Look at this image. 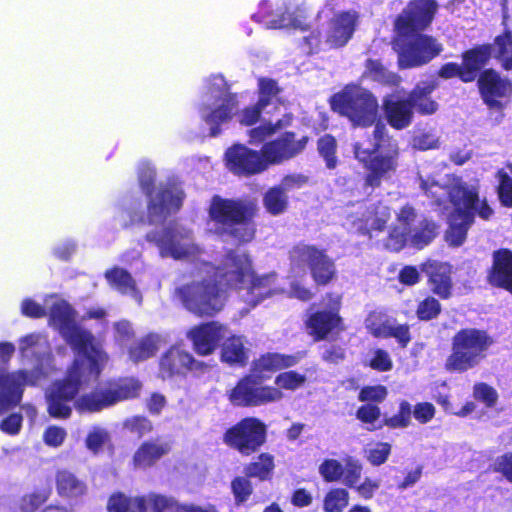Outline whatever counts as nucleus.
<instances>
[{"label": "nucleus", "instance_id": "393cba45", "mask_svg": "<svg viewBox=\"0 0 512 512\" xmlns=\"http://www.w3.org/2000/svg\"><path fill=\"white\" fill-rule=\"evenodd\" d=\"M227 335L226 327L219 322H204L188 333L195 351L204 356L211 354Z\"/></svg>", "mask_w": 512, "mask_h": 512}, {"label": "nucleus", "instance_id": "5701e85b", "mask_svg": "<svg viewBox=\"0 0 512 512\" xmlns=\"http://www.w3.org/2000/svg\"><path fill=\"white\" fill-rule=\"evenodd\" d=\"M217 105L202 103L199 113L202 121L209 126V135L216 137L221 133V126L232 120L234 110L237 108V95H228L218 101Z\"/></svg>", "mask_w": 512, "mask_h": 512}, {"label": "nucleus", "instance_id": "1a4fd4ad", "mask_svg": "<svg viewBox=\"0 0 512 512\" xmlns=\"http://www.w3.org/2000/svg\"><path fill=\"white\" fill-rule=\"evenodd\" d=\"M292 271L309 270L314 284L325 287L337 279L338 272L333 258L325 249L303 241L293 245L288 251Z\"/></svg>", "mask_w": 512, "mask_h": 512}, {"label": "nucleus", "instance_id": "2eb2a0df", "mask_svg": "<svg viewBox=\"0 0 512 512\" xmlns=\"http://www.w3.org/2000/svg\"><path fill=\"white\" fill-rule=\"evenodd\" d=\"M439 5L436 0H410L394 20V31L400 38L423 32L430 27Z\"/></svg>", "mask_w": 512, "mask_h": 512}, {"label": "nucleus", "instance_id": "a211bd4d", "mask_svg": "<svg viewBox=\"0 0 512 512\" xmlns=\"http://www.w3.org/2000/svg\"><path fill=\"white\" fill-rule=\"evenodd\" d=\"M310 142L308 135L297 137L294 131H284L262 145L270 166L280 165L301 155Z\"/></svg>", "mask_w": 512, "mask_h": 512}, {"label": "nucleus", "instance_id": "e2e57ef3", "mask_svg": "<svg viewBox=\"0 0 512 512\" xmlns=\"http://www.w3.org/2000/svg\"><path fill=\"white\" fill-rule=\"evenodd\" d=\"M108 439L109 433L106 429L94 426L87 435L86 446L90 451L96 453L102 448Z\"/></svg>", "mask_w": 512, "mask_h": 512}, {"label": "nucleus", "instance_id": "412c9836", "mask_svg": "<svg viewBox=\"0 0 512 512\" xmlns=\"http://www.w3.org/2000/svg\"><path fill=\"white\" fill-rule=\"evenodd\" d=\"M477 85L483 102L490 108L500 107L499 99L512 92V83L502 78L493 68L482 71L477 79Z\"/></svg>", "mask_w": 512, "mask_h": 512}, {"label": "nucleus", "instance_id": "39448f33", "mask_svg": "<svg viewBox=\"0 0 512 512\" xmlns=\"http://www.w3.org/2000/svg\"><path fill=\"white\" fill-rule=\"evenodd\" d=\"M447 199L452 209L448 214V228L445 237L450 246H461L469 229L478 215L489 220L494 214L486 199L480 200L479 189L461 179L456 180L447 189Z\"/></svg>", "mask_w": 512, "mask_h": 512}, {"label": "nucleus", "instance_id": "72a5a7b5", "mask_svg": "<svg viewBox=\"0 0 512 512\" xmlns=\"http://www.w3.org/2000/svg\"><path fill=\"white\" fill-rule=\"evenodd\" d=\"M170 447L167 443L156 440L144 442L135 452L133 462L137 468H147L154 465Z\"/></svg>", "mask_w": 512, "mask_h": 512}, {"label": "nucleus", "instance_id": "5fc2aeb1", "mask_svg": "<svg viewBox=\"0 0 512 512\" xmlns=\"http://www.w3.org/2000/svg\"><path fill=\"white\" fill-rule=\"evenodd\" d=\"M343 473V464L336 459H326L319 466V474L326 482L341 480Z\"/></svg>", "mask_w": 512, "mask_h": 512}, {"label": "nucleus", "instance_id": "4be33fe9", "mask_svg": "<svg viewBox=\"0 0 512 512\" xmlns=\"http://www.w3.org/2000/svg\"><path fill=\"white\" fill-rule=\"evenodd\" d=\"M421 271L427 277L430 291L441 299H449L453 293L452 266L438 260H427L422 263Z\"/></svg>", "mask_w": 512, "mask_h": 512}, {"label": "nucleus", "instance_id": "f3484780", "mask_svg": "<svg viewBox=\"0 0 512 512\" xmlns=\"http://www.w3.org/2000/svg\"><path fill=\"white\" fill-rule=\"evenodd\" d=\"M226 166L230 172L239 177H251L265 172L269 161L265 152L251 149L244 144H235L225 152Z\"/></svg>", "mask_w": 512, "mask_h": 512}, {"label": "nucleus", "instance_id": "20e7f679", "mask_svg": "<svg viewBox=\"0 0 512 512\" xmlns=\"http://www.w3.org/2000/svg\"><path fill=\"white\" fill-rule=\"evenodd\" d=\"M23 358H35L32 371L20 370L14 373L0 372V413L17 405L26 385H35L48 374L52 359L47 340L41 335L31 334L20 340Z\"/></svg>", "mask_w": 512, "mask_h": 512}, {"label": "nucleus", "instance_id": "6e6552de", "mask_svg": "<svg viewBox=\"0 0 512 512\" xmlns=\"http://www.w3.org/2000/svg\"><path fill=\"white\" fill-rule=\"evenodd\" d=\"M175 293L182 305L198 317H213L221 312L226 303L225 291L212 278L192 281L176 288Z\"/></svg>", "mask_w": 512, "mask_h": 512}, {"label": "nucleus", "instance_id": "a18cd8bd", "mask_svg": "<svg viewBox=\"0 0 512 512\" xmlns=\"http://www.w3.org/2000/svg\"><path fill=\"white\" fill-rule=\"evenodd\" d=\"M379 326L373 328V333L377 337H394L404 347L410 341L409 329L407 325L391 326L390 322H373Z\"/></svg>", "mask_w": 512, "mask_h": 512}, {"label": "nucleus", "instance_id": "4d7b16f0", "mask_svg": "<svg viewBox=\"0 0 512 512\" xmlns=\"http://www.w3.org/2000/svg\"><path fill=\"white\" fill-rule=\"evenodd\" d=\"M499 185L497 187V194L499 201L504 207H512V178L508 173L500 170L498 172Z\"/></svg>", "mask_w": 512, "mask_h": 512}, {"label": "nucleus", "instance_id": "338daca9", "mask_svg": "<svg viewBox=\"0 0 512 512\" xmlns=\"http://www.w3.org/2000/svg\"><path fill=\"white\" fill-rule=\"evenodd\" d=\"M473 394L475 399L484 402L488 407L493 406L498 397L496 390L486 383L475 384Z\"/></svg>", "mask_w": 512, "mask_h": 512}, {"label": "nucleus", "instance_id": "423d86ee", "mask_svg": "<svg viewBox=\"0 0 512 512\" xmlns=\"http://www.w3.org/2000/svg\"><path fill=\"white\" fill-rule=\"evenodd\" d=\"M224 272L220 274L226 285L234 288H243L245 284L251 298L248 300L250 308L260 301L270 297L275 291L277 274L275 272L257 275L252 266V260L246 253L229 250L224 256Z\"/></svg>", "mask_w": 512, "mask_h": 512}, {"label": "nucleus", "instance_id": "f257e3e1", "mask_svg": "<svg viewBox=\"0 0 512 512\" xmlns=\"http://www.w3.org/2000/svg\"><path fill=\"white\" fill-rule=\"evenodd\" d=\"M331 107L339 115L348 118L353 127L367 128L375 124L372 136L374 142L370 148L354 147V153L361 163L365 174L364 188H380L399 167L400 147L385 125L377 122L379 104L375 95L360 86L347 85L331 98Z\"/></svg>", "mask_w": 512, "mask_h": 512}, {"label": "nucleus", "instance_id": "680f3d73", "mask_svg": "<svg viewBox=\"0 0 512 512\" xmlns=\"http://www.w3.org/2000/svg\"><path fill=\"white\" fill-rule=\"evenodd\" d=\"M20 311L21 314L27 318L41 319L46 317V305L43 302L41 304L30 297L22 300Z\"/></svg>", "mask_w": 512, "mask_h": 512}, {"label": "nucleus", "instance_id": "2f4dec72", "mask_svg": "<svg viewBox=\"0 0 512 512\" xmlns=\"http://www.w3.org/2000/svg\"><path fill=\"white\" fill-rule=\"evenodd\" d=\"M148 242L155 243L160 249L162 257L171 256L179 260L189 256V250L176 240V234L172 229L166 228L158 235L155 232L146 235Z\"/></svg>", "mask_w": 512, "mask_h": 512}, {"label": "nucleus", "instance_id": "e433bc0d", "mask_svg": "<svg viewBox=\"0 0 512 512\" xmlns=\"http://www.w3.org/2000/svg\"><path fill=\"white\" fill-rule=\"evenodd\" d=\"M262 201L266 211L273 216H278L286 212L289 205L286 189L282 185H275L268 188L263 194Z\"/></svg>", "mask_w": 512, "mask_h": 512}, {"label": "nucleus", "instance_id": "9b49d317", "mask_svg": "<svg viewBox=\"0 0 512 512\" xmlns=\"http://www.w3.org/2000/svg\"><path fill=\"white\" fill-rule=\"evenodd\" d=\"M109 512H217L214 506L200 507L180 505L175 498L158 493L141 496H126L123 493L113 494L107 505Z\"/></svg>", "mask_w": 512, "mask_h": 512}, {"label": "nucleus", "instance_id": "ea45409f", "mask_svg": "<svg viewBox=\"0 0 512 512\" xmlns=\"http://www.w3.org/2000/svg\"><path fill=\"white\" fill-rule=\"evenodd\" d=\"M364 76L385 85H395L399 76L389 71L379 59L368 58L364 64Z\"/></svg>", "mask_w": 512, "mask_h": 512}, {"label": "nucleus", "instance_id": "79ce46f5", "mask_svg": "<svg viewBox=\"0 0 512 512\" xmlns=\"http://www.w3.org/2000/svg\"><path fill=\"white\" fill-rule=\"evenodd\" d=\"M257 93L259 105L267 108L274 102L281 103L280 94L282 88L279 86L278 81L270 77H259L257 79Z\"/></svg>", "mask_w": 512, "mask_h": 512}, {"label": "nucleus", "instance_id": "09e8293b", "mask_svg": "<svg viewBox=\"0 0 512 512\" xmlns=\"http://www.w3.org/2000/svg\"><path fill=\"white\" fill-rule=\"evenodd\" d=\"M340 322H306V331L315 340L329 339L337 333Z\"/></svg>", "mask_w": 512, "mask_h": 512}, {"label": "nucleus", "instance_id": "49530a36", "mask_svg": "<svg viewBox=\"0 0 512 512\" xmlns=\"http://www.w3.org/2000/svg\"><path fill=\"white\" fill-rule=\"evenodd\" d=\"M349 503V493L343 488L331 489L323 501L325 512H341Z\"/></svg>", "mask_w": 512, "mask_h": 512}, {"label": "nucleus", "instance_id": "c03bdc74", "mask_svg": "<svg viewBox=\"0 0 512 512\" xmlns=\"http://www.w3.org/2000/svg\"><path fill=\"white\" fill-rule=\"evenodd\" d=\"M337 140L332 134H324L317 140L318 154L324 159L326 168L333 170L337 167Z\"/></svg>", "mask_w": 512, "mask_h": 512}, {"label": "nucleus", "instance_id": "a19ab883", "mask_svg": "<svg viewBox=\"0 0 512 512\" xmlns=\"http://www.w3.org/2000/svg\"><path fill=\"white\" fill-rule=\"evenodd\" d=\"M56 486L59 495L64 497H78L85 491V485L73 473L67 470L58 471Z\"/></svg>", "mask_w": 512, "mask_h": 512}, {"label": "nucleus", "instance_id": "c9c22d12", "mask_svg": "<svg viewBox=\"0 0 512 512\" xmlns=\"http://www.w3.org/2000/svg\"><path fill=\"white\" fill-rule=\"evenodd\" d=\"M166 343L165 337L159 334H149L137 341L129 350L133 362L144 361L154 356Z\"/></svg>", "mask_w": 512, "mask_h": 512}, {"label": "nucleus", "instance_id": "aec40b11", "mask_svg": "<svg viewBox=\"0 0 512 512\" xmlns=\"http://www.w3.org/2000/svg\"><path fill=\"white\" fill-rule=\"evenodd\" d=\"M206 365L197 361L182 345H174L160 359V375L163 379L185 375L188 371L202 372Z\"/></svg>", "mask_w": 512, "mask_h": 512}, {"label": "nucleus", "instance_id": "37998d69", "mask_svg": "<svg viewBox=\"0 0 512 512\" xmlns=\"http://www.w3.org/2000/svg\"><path fill=\"white\" fill-rule=\"evenodd\" d=\"M324 309L312 313L308 320H342L340 316L341 296L326 293L322 299Z\"/></svg>", "mask_w": 512, "mask_h": 512}, {"label": "nucleus", "instance_id": "f704fd0d", "mask_svg": "<svg viewBox=\"0 0 512 512\" xmlns=\"http://www.w3.org/2000/svg\"><path fill=\"white\" fill-rule=\"evenodd\" d=\"M491 46V58H494L505 71L512 70V31L505 29L497 35Z\"/></svg>", "mask_w": 512, "mask_h": 512}, {"label": "nucleus", "instance_id": "b1692460", "mask_svg": "<svg viewBox=\"0 0 512 512\" xmlns=\"http://www.w3.org/2000/svg\"><path fill=\"white\" fill-rule=\"evenodd\" d=\"M486 280L494 288L512 295V250L499 248L492 252V263L487 270Z\"/></svg>", "mask_w": 512, "mask_h": 512}, {"label": "nucleus", "instance_id": "9d476101", "mask_svg": "<svg viewBox=\"0 0 512 512\" xmlns=\"http://www.w3.org/2000/svg\"><path fill=\"white\" fill-rule=\"evenodd\" d=\"M493 339L477 329L459 331L452 340V353L446 360L449 371L465 372L477 366L487 355Z\"/></svg>", "mask_w": 512, "mask_h": 512}, {"label": "nucleus", "instance_id": "603ef678", "mask_svg": "<svg viewBox=\"0 0 512 512\" xmlns=\"http://www.w3.org/2000/svg\"><path fill=\"white\" fill-rule=\"evenodd\" d=\"M441 304L433 296H427L417 306L418 320H432L441 313Z\"/></svg>", "mask_w": 512, "mask_h": 512}, {"label": "nucleus", "instance_id": "4c0bfd02", "mask_svg": "<svg viewBox=\"0 0 512 512\" xmlns=\"http://www.w3.org/2000/svg\"><path fill=\"white\" fill-rule=\"evenodd\" d=\"M108 285L121 294L136 291V282L131 273L124 268L113 266L104 273Z\"/></svg>", "mask_w": 512, "mask_h": 512}, {"label": "nucleus", "instance_id": "cd10ccee", "mask_svg": "<svg viewBox=\"0 0 512 512\" xmlns=\"http://www.w3.org/2000/svg\"><path fill=\"white\" fill-rule=\"evenodd\" d=\"M302 357L301 353L295 355L266 353L252 362L251 372L257 375L260 380H266L270 378V374L277 370L295 366Z\"/></svg>", "mask_w": 512, "mask_h": 512}, {"label": "nucleus", "instance_id": "de8ad7c7", "mask_svg": "<svg viewBox=\"0 0 512 512\" xmlns=\"http://www.w3.org/2000/svg\"><path fill=\"white\" fill-rule=\"evenodd\" d=\"M206 93L211 99H215L216 102L222 101V98L228 97V95H236L230 92V85L221 74H214L209 77Z\"/></svg>", "mask_w": 512, "mask_h": 512}, {"label": "nucleus", "instance_id": "bf43d9fd", "mask_svg": "<svg viewBox=\"0 0 512 512\" xmlns=\"http://www.w3.org/2000/svg\"><path fill=\"white\" fill-rule=\"evenodd\" d=\"M412 407L407 401H402L397 414L387 418L385 424L391 428H405L411 422Z\"/></svg>", "mask_w": 512, "mask_h": 512}, {"label": "nucleus", "instance_id": "7c9ffc66", "mask_svg": "<svg viewBox=\"0 0 512 512\" xmlns=\"http://www.w3.org/2000/svg\"><path fill=\"white\" fill-rule=\"evenodd\" d=\"M382 107L386 121L393 129L403 130L411 125L414 113L407 97L386 99Z\"/></svg>", "mask_w": 512, "mask_h": 512}, {"label": "nucleus", "instance_id": "0eeeda50", "mask_svg": "<svg viewBox=\"0 0 512 512\" xmlns=\"http://www.w3.org/2000/svg\"><path fill=\"white\" fill-rule=\"evenodd\" d=\"M417 212L411 204L403 205L396 214V224L392 225L384 239V247L394 253L406 246L418 250L428 246L438 235V225L431 219L424 218L413 229Z\"/></svg>", "mask_w": 512, "mask_h": 512}, {"label": "nucleus", "instance_id": "473e14b6", "mask_svg": "<svg viewBox=\"0 0 512 512\" xmlns=\"http://www.w3.org/2000/svg\"><path fill=\"white\" fill-rule=\"evenodd\" d=\"M48 320H76L78 313L73 305L60 293H49L43 296Z\"/></svg>", "mask_w": 512, "mask_h": 512}, {"label": "nucleus", "instance_id": "7ed1b4c3", "mask_svg": "<svg viewBox=\"0 0 512 512\" xmlns=\"http://www.w3.org/2000/svg\"><path fill=\"white\" fill-rule=\"evenodd\" d=\"M258 211L256 200L224 198L217 194L211 197L207 210L214 233L231 238L239 245L250 243L255 238Z\"/></svg>", "mask_w": 512, "mask_h": 512}, {"label": "nucleus", "instance_id": "774afa93", "mask_svg": "<svg viewBox=\"0 0 512 512\" xmlns=\"http://www.w3.org/2000/svg\"><path fill=\"white\" fill-rule=\"evenodd\" d=\"M232 491L238 504L245 502L252 493L250 481L244 477H238L232 482Z\"/></svg>", "mask_w": 512, "mask_h": 512}, {"label": "nucleus", "instance_id": "0e129e2a", "mask_svg": "<svg viewBox=\"0 0 512 512\" xmlns=\"http://www.w3.org/2000/svg\"><path fill=\"white\" fill-rule=\"evenodd\" d=\"M264 109L265 107L259 105V102L256 101L255 104L246 106L241 110L238 122L243 126H252L260 121Z\"/></svg>", "mask_w": 512, "mask_h": 512}, {"label": "nucleus", "instance_id": "4468645a", "mask_svg": "<svg viewBox=\"0 0 512 512\" xmlns=\"http://www.w3.org/2000/svg\"><path fill=\"white\" fill-rule=\"evenodd\" d=\"M442 45L428 34L414 33L401 38L397 49V65L399 69H411L428 64L442 52Z\"/></svg>", "mask_w": 512, "mask_h": 512}, {"label": "nucleus", "instance_id": "864d4df0", "mask_svg": "<svg viewBox=\"0 0 512 512\" xmlns=\"http://www.w3.org/2000/svg\"><path fill=\"white\" fill-rule=\"evenodd\" d=\"M273 466V458L268 454H262L256 462L251 463L247 467V475L266 479L271 473Z\"/></svg>", "mask_w": 512, "mask_h": 512}, {"label": "nucleus", "instance_id": "dca6fc26", "mask_svg": "<svg viewBox=\"0 0 512 512\" xmlns=\"http://www.w3.org/2000/svg\"><path fill=\"white\" fill-rule=\"evenodd\" d=\"M257 375L250 373L242 378L230 392V401L237 406H261L279 402L283 398L281 390L263 386Z\"/></svg>", "mask_w": 512, "mask_h": 512}, {"label": "nucleus", "instance_id": "13d9d810", "mask_svg": "<svg viewBox=\"0 0 512 512\" xmlns=\"http://www.w3.org/2000/svg\"><path fill=\"white\" fill-rule=\"evenodd\" d=\"M50 496L49 489H41L25 495L21 499L20 509L23 512H33Z\"/></svg>", "mask_w": 512, "mask_h": 512}, {"label": "nucleus", "instance_id": "58836bf2", "mask_svg": "<svg viewBox=\"0 0 512 512\" xmlns=\"http://www.w3.org/2000/svg\"><path fill=\"white\" fill-rule=\"evenodd\" d=\"M221 359L228 364L245 365L248 361V350L244 347V343L239 336H227V340L223 343Z\"/></svg>", "mask_w": 512, "mask_h": 512}, {"label": "nucleus", "instance_id": "69168bd1", "mask_svg": "<svg viewBox=\"0 0 512 512\" xmlns=\"http://www.w3.org/2000/svg\"><path fill=\"white\" fill-rule=\"evenodd\" d=\"M125 429L131 433L136 434L138 437H142L149 433L152 429L151 422L141 416H133L126 419L123 423Z\"/></svg>", "mask_w": 512, "mask_h": 512}, {"label": "nucleus", "instance_id": "bb28decb", "mask_svg": "<svg viewBox=\"0 0 512 512\" xmlns=\"http://www.w3.org/2000/svg\"><path fill=\"white\" fill-rule=\"evenodd\" d=\"M357 25L356 13L342 11L335 14L329 21L325 42L329 49L344 47L352 38Z\"/></svg>", "mask_w": 512, "mask_h": 512}, {"label": "nucleus", "instance_id": "6e6d98bb", "mask_svg": "<svg viewBox=\"0 0 512 512\" xmlns=\"http://www.w3.org/2000/svg\"><path fill=\"white\" fill-rule=\"evenodd\" d=\"M366 457L373 466H379L386 462L391 453V445L378 442L365 449Z\"/></svg>", "mask_w": 512, "mask_h": 512}, {"label": "nucleus", "instance_id": "c756f323", "mask_svg": "<svg viewBox=\"0 0 512 512\" xmlns=\"http://www.w3.org/2000/svg\"><path fill=\"white\" fill-rule=\"evenodd\" d=\"M462 68L468 83L478 79L491 59L490 43L477 44L462 52Z\"/></svg>", "mask_w": 512, "mask_h": 512}, {"label": "nucleus", "instance_id": "c85d7f7f", "mask_svg": "<svg viewBox=\"0 0 512 512\" xmlns=\"http://www.w3.org/2000/svg\"><path fill=\"white\" fill-rule=\"evenodd\" d=\"M437 87L436 80L425 81L414 86L407 96L413 112L422 116H430L438 111L439 104L431 97Z\"/></svg>", "mask_w": 512, "mask_h": 512}, {"label": "nucleus", "instance_id": "f03ea898", "mask_svg": "<svg viewBox=\"0 0 512 512\" xmlns=\"http://www.w3.org/2000/svg\"><path fill=\"white\" fill-rule=\"evenodd\" d=\"M56 329L76 352L73 366L63 381L53 384L46 397L52 417L67 418L71 414V401L78 391L98 380L108 363L109 356L102 344L78 322H53Z\"/></svg>", "mask_w": 512, "mask_h": 512}, {"label": "nucleus", "instance_id": "a878e982", "mask_svg": "<svg viewBox=\"0 0 512 512\" xmlns=\"http://www.w3.org/2000/svg\"><path fill=\"white\" fill-rule=\"evenodd\" d=\"M391 218L390 208L378 201L366 208L364 213L352 222L355 232L361 236L372 237V232H383Z\"/></svg>", "mask_w": 512, "mask_h": 512}, {"label": "nucleus", "instance_id": "ddd939ff", "mask_svg": "<svg viewBox=\"0 0 512 512\" xmlns=\"http://www.w3.org/2000/svg\"><path fill=\"white\" fill-rule=\"evenodd\" d=\"M138 183L143 194L148 198L147 210L149 223L165 220L171 213L178 212L184 200V193L170 186H162L154 194L156 174L151 169H142L138 173Z\"/></svg>", "mask_w": 512, "mask_h": 512}, {"label": "nucleus", "instance_id": "3c124183", "mask_svg": "<svg viewBox=\"0 0 512 512\" xmlns=\"http://www.w3.org/2000/svg\"><path fill=\"white\" fill-rule=\"evenodd\" d=\"M344 473L342 474V482L349 488H354L359 482L362 474V465L358 459L347 457L344 461Z\"/></svg>", "mask_w": 512, "mask_h": 512}, {"label": "nucleus", "instance_id": "f8f14e48", "mask_svg": "<svg viewBox=\"0 0 512 512\" xmlns=\"http://www.w3.org/2000/svg\"><path fill=\"white\" fill-rule=\"evenodd\" d=\"M141 388V382L134 377L101 383L92 392L77 398L75 408L80 412H99L118 402L137 397Z\"/></svg>", "mask_w": 512, "mask_h": 512}, {"label": "nucleus", "instance_id": "6ab92c4d", "mask_svg": "<svg viewBox=\"0 0 512 512\" xmlns=\"http://www.w3.org/2000/svg\"><path fill=\"white\" fill-rule=\"evenodd\" d=\"M265 431L266 427L260 420L246 418L226 432L225 442L243 454H250L264 442Z\"/></svg>", "mask_w": 512, "mask_h": 512}, {"label": "nucleus", "instance_id": "052dcab7", "mask_svg": "<svg viewBox=\"0 0 512 512\" xmlns=\"http://www.w3.org/2000/svg\"><path fill=\"white\" fill-rule=\"evenodd\" d=\"M125 213L129 219L128 222L123 224V228L125 229L134 225H151L149 223V216H145V213L142 210V203L140 200H135V203H132L128 208L125 209Z\"/></svg>", "mask_w": 512, "mask_h": 512}, {"label": "nucleus", "instance_id": "8fccbe9b", "mask_svg": "<svg viewBox=\"0 0 512 512\" xmlns=\"http://www.w3.org/2000/svg\"><path fill=\"white\" fill-rule=\"evenodd\" d=\"M306 382V376L296 371H286L278 374L275 378L277 389L295 391L301 388Z\"/></svg>", "mask_w": 512, "mask_h": 512}]
</instances>
